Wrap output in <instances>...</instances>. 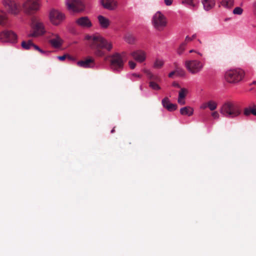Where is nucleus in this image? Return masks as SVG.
I'll list each match as a JSON object with an SVG mask.
<instances>
[{"label": "nucleus", "mask_w": 256, "mask_h": 256, "mask_svg": "<svg viewBox=\"0 0 256 256\" xmlns=\"http://www.w3.org/2000/svg\"><path fill=\"white\" fill-rule=\"evenodd\" d=\"M126 54L124 52L122 54L116 53L110 57V68L114 71L119 72L122 70L124 61L123 58Z\"/></svg>", "instance_id": "obj_5"}, {"label": "nucleus", "mask_w": 256, "mask_h": 256, "mask_svg": "<svg viewBox=\"0 0 256 256\" xmlns=\"http://www.w3.org/2000/svg\"><path fill=\"white\" fill-rule=\"evenodd\" d=\"M16 34L11 30H4L0 32V42L14 43L17 42Z\"/></svg>", "instance_id": "obj_9"}, {"label": "nucleus", "mask_w": 256, "mask_h": 256, "mask_svg": "<svg viewBox=\"0 0 256 256\" xmlns=\"http://www.w3.org/2000/svg\"><path fill=\"white\" fill-rule=\"evenodd\" d=\"M164 64L162 60L156 59L154 64V68H160L163 66Z\"/></svg>", "instance_id": "obj_31"}, {"label": "nucleus", "mask_w": 256, "mask_h": 256, "mask_svg": "<svg viewBox=\"0 0 256 256\" xmlns=\"http://www.w3.org/2000/svg\"><path fill=\"white\" fill-rule=\"evenodd\" d=\"M211 115L212 116V118L214 119H218L220 118V114L218 112L216 111H214L212 112Z\"/></svg>", "instance_id": "obj_35"}, {"label": "nucleus", "mask_w": 256, "mask_h": 256, "mask_svg": "<svg viewBox=\"0 0 256 256\" xmlns=\"http://www.w3.org/2000/svg\"><path fill=\"white\" fill-rule=\"evenodd\" d=\"M244 114L246 116H249L250 114L256 116V106L246 108L244 110Z\"/></svg>", "instance_id": "obj_23"}, {"label": "nucleus", "mask_w": 256, "mask_h": 256, "mask_svg": "<svg viewBox=\"0 0 256 256\" xmlns=\"http://www.w3.org/2000/svg\"><path fill=\"white\" fill-rule=\"evenodd\" d=\"M128 65L131 69H134L136 66V63L133 61L130 60L128 62Z\"/></svg>", "instance_id": "obj_36"}, {"label": "nucleus", "mask_w": 256, "mask_h": 256, "mask_svg": "<svg viewBox=\"0 0 256 256\" xmlns=\"http://www.w3.org/2000/svg\"><path fill=\"white\" fill-rule=\"evenodd\" d=\"M124 40L128 44H135L136 38L135 36L131 34H126L124 37Z\"/></svg>", "instance_id": "obj_25"}, {"label": "nucleus", "mask_w": 256, "mask_h": 256, "mask_svg": "<svg viewBox=\"0 0 256 256\" xmlns=\"http://www.w3.org/2000/svg\"><path fill=\"white\" fill-rule=\"evenodd\" d=\"M175 71L176 74L178 76H185L186 72L182 68H177Z\"/></svg>", "instance_id": "obj_32"}, {"label": "nucleus", "mask_w": 256, "mask_h": 256, "mask_svg": "<svg viewBox=\"0 0 256 256\" xmlns=\"http://www.w3.org/2000/svg\"><path fill=\"white\" fill-rule=\"evenodd\" d=\"M49 17L50 22L56 26L60 24L65 18L63 13L54 9L50 10Z\"/></svg>", "instance_id": "obj_10"}, {"label": "nucleus", "mask_w": 256, "mask_h": 256, "mask_svg": "<svg viewBox=\"0 0 256 256\" xmlns=\"http://www.w3.org/2000/svg\"><path fill=\"white\" fill-rule=\"evenodd\" d=\"M172 85V86H174V87H176L178 88H180V85L178 82H173Z\"/></svg>", "instance_id": "obj_41"}, {"label": "nucleus", "mask_w": 256, "mask_h": 256, "mask_svg": "<svg viewBox=\"0 0 256 256\" xmlns=\"http://www.w3.org/2000/svg\"><path fill=\"white\" fill-rule=\"evenodd\" d=\"M244 74V72L242 69H232L226 72L224 78L229 83L236 84L243 79Z\"/></svg>", "instance_id": "obj_3"}, {"label": "nucleus", "mask_w": 256, "mask_h": 256, "mask_svg": "<svg viewBox=\"0 0 256 256\" xmlns=\"http://www.w3.org/2000/svg\"><path fill=\"white\" fill-rule=\"evenodd\" d=\"M242 9L240 7H236L233 10V13L235 14H241L242 12Z\"/></svg>", "instance_id": "obj_33"}, {"label": "nucleus", "mask_w": 256, "mask_h": 256, "mask_svg": "<svg viewBox=\"0 0 256 256\" xmlns=\"http://www.w3.org/2000/svg\"><path fill=\"white\" fill-rule=\"evenodd\" d=\"M66 55H64V56H58V58L60 60L62 61V60H64L66 58Z\"/></svg>", "instance_id": "obj_40"}, {"label": "nucleus", "mask_w": 256, "mask_h": 256, "mask_svg": "<svg viewBox=\"0 0 256 256\" xmlns=\"http://www.w3.org/2000/svg\"><path fill=\"white\" fill-rule=\"evenodd\" d=\"M254 14L256 16V2L254 4Z\"/></svg>", "instance_id": "obj_45"}, {"label": "nucleus", "mask_w": 256, "mask_h": 256, "mask_svg": "<svg viewBox=\"0 0 256 256\" xmlns=\"http://www.w3.org/2000/svg\"><path fill=\"white\" fill-rule=\"evenodd\" d=\"M32 30L28 34V37H38L44 34L46 31L42 22L38 18L34 17L32 18Z\"/></svg>", "instance_id": "obj_4"}, {"label": "nucleus", "mask_w": 256, "mask_h": 256, "mask_svg": "<svg viewBox=\"0 0 256 256\" xmlns=\"http://www.w3.org/2000/svg\"><path fill=\"white\" fill-rule=\"evenodd\" d=\"M207 106L211 111H214L216 108L218 104L214 100H209L207 102Z\"/></svg>", "instance_id": "obj_28"}, {"label": "nucleus", "mask_w": 256, "mask_h": 256, "mask_svg": "<svg viewBox=\"0 0 256 256\" xmlns=\"http://www.w3.org/2000/svg\"><path fill=\"white\" fill-rule=\"evenodd\" d=\"M86 39L89 41L90 48L98 56H103L105 55V52L102 48L110 51L112 48V42H108L98 34L92 36L87 35Z\"/></svg>", "instance_id": "obj_1"}, {"label": "nucleus", "mask_w": 256, "mask_h": 256, "mask_svg": "<svg viewBox=\"0 0 256 256\" xmlns=\"http://www.w3.org/2000/svg\"><path fill=\"white\" fill-rule=\"evenodd\" d=\"M182 4H186L192 7H194L195 6V4H194L193 2V0H183L182 1Z\"/></svg>", "instance_id": "obj_34"}, {"label": "nucleus", "mask_w": 256, "mask_h": 256, "mask_svg": "<svg viewBox=\"0 0 256 256\" xmlns=\"http://www.w3.org/2000/svg\"><path fill=\"white\" fill-rule=\"evenodd\" d=\"M162 106L170 112H172L177 109L178 106L176 104L170 103L169 98L165 97L162 101Z\"/></svg>", "instance_id": "obj_18"}, {"label": "nucleus", "mask_w": 256, "mask_h": 256, "mask_svg": "<svg viewBox=\"0 0 256 256\" xmlns=\"http://www.w3.org/2000/svg\"><path fill=\"white\" fill-rule=\"evenodd\" d=\"M40 8L38 0H26L22 4V8L24 12L30 14L37 11Z\"/></svg>", "instance_id": "obj_8"}, {"label": "nucleus", "mask_w": 256, "mask_h": 256, "mask_svg": "<svg viewBox=\"0 0 256 256\" xmlns=\"http://www.w3.org/2000/svg\"><path fill=\"white\" fill-rule=\"evenodd\" d=\"M173 0H164V4L168 6H170L172 3Z\"/></svg>", "instance_id": "obj_38"}, {"label": "nucleus", "mask_w": 256, "mask_h": 256, "mask_svg": "<svg viewBox=\"0 0 256 256\" xmlns=\"http://www.w3.org/2000/svg\"><path fill=\"white\" fill-rule=\"evenodd\" d=\"M190 52V53H192V52H195V51H194V50H190V52ZM196 53H197V54H198L200 56H202V54H201V53H200V52H196Z\"/></svg>", "instance_id": "obj_44"}, {"label": "nucleus", "mask_w": 256, "mask_h": 256, "mask_svg": "<svg viewBox=\"0 0 256 256\" xmlns=\"http://www.w3.org/2000/svg\"><path fill=\"white\" fill-rule=\"evenodd\" d=\"M50 42L53 47L58 48L62 46V40L58 35L54 34V37L50 40Z\"/></svg>", "instance_id": "obj_21"}, {"label": "nucleus", "mask_w": 256, "mask_h": 256, "mask_svg": "<svg viewBox=\"0 0 256 256\" xmlns=\"http://www.w3.org/2000/svg\"><path fill=\"white\" fill-rule=\"evenodd\" d=\"M188 93V90L185 88H180V90L178 92V103L180 105H184L186 104L185 98Z\"/></svg>", "instance_id": "obj_20"}, {"label": "nucleus", "mask_w": 256, "mask_h": 256, "mask_svg": "<svg viewBox=\"0 0 256 256\" xmlns=\"http://www.w3.org/2000/svg\"><path fill=\"white\" fill-rule=\"evenodd\" d=\"M252 84H256V81H254V82H252Z\"/></svg>", "instance_id": "obj_49"}, {"label": "nucleus", "mask_w": 256, "mask_h": 256, "mask_svg": "<svg viewBox=\"0 0 256 256\" xmlns=\"http://www.w3.org/2000/svg\"><path fill=\"white\" fill-rule=\"evenodd\" d=\"M208 108V106H207V102H206V103H204L201 106H200V108L202 109H203V110H204L206 109V108Z\"/></svg>", "instance_id": "obj_42"}, {"label": "nucleus", "mask_w": 256, "mask_h": 256, "mask_svg": "<svg viewBox=\"0 0 256 256\" xmlns=\"http://www.w3.org/2000/svg\"><path fill=\"white\" fill-rule=\"evenodd\" d=\"M77 25L82 28H89L92 26V24L87 16H82L76 20Z\"/></svg>", "instance_id": "obj_16"}, {"label": "nucleus", "mask_w": 256, "mask_h": 256, "mask_svg": "<svg viewBox=\"0 0 256 256\" xmlns=\"http://www.w3.org/2000/svg\"><path fill=\"white\" fill-rule=\"evenodd\" d=\"M194 110L190 106H185L180 110V113L182 115L190 116L193 114Z\"/></svg>", "instance_id": "obj_24"}, {"label": "nucleus", "mask_w": 256, "mask_h": 256, "mask_svg": "<svg viewBox=\"0 0 256 256\" xmlns=\"http://www.w3.org/2000/svg\"><path fill=\"white\" fill-rule=\"evenodd\" d=\"M34 44L32 41L30 40H28V42L23 41L22 42V48L26 50H28L32 48Z\"/></svg>", "instance_id": "obj_27"}, {"label": "nucleus", "mask_w": 256, "mask_h": 256, "mask_svg": "<svg viewBox=\"0 0 256 256\" xmlns=\"http://www.w3.org/2000/svg\"><path fill=\"white\" fill-rule=\"evenodd\" d=\"M115 132L114 128L111 130V133H114Z\"/></svg>", "instance_id": "obj_48"}, {"label": "nucleus", "mask_w": 256, "mask_h": 256, "mask_svg": "<svg viewBox=\"0 0 256 256\" xmlns=\"http://www.w3.org/2000/svg\"><path fill=\"white\" fill-rule=\"evenodd\" d=\"M2 4L8 12L14 15H17L20 10L18 4L13 0H2Z\"/></svg>", "instance_id": "obj_11"}, {"label": "nucleus", "mask_w": 256, "mask_h": 256, "mask_svg": "<svg viewBox=\"0 0 256 256\" xmlns=\"http://www.w3.org/2000/svg\"><path fill=\"white\" fill-rule=\"evenodd\" d=\"M196 37V34H193L192 36L191 37L192 40L194 39Z\"/></svg>", "instance_id": "obj_47"}, {"label": "nucleus", "mask_w": 256, "mask_h": 256, "mask_svg": "<svg viewBox=\"0 0 256 256\" xmlns=\"http://www.w3.org/2000/svg\"><path fill=\"white\" fill-rule=\"evenodd\" d=\"M202 4L204 8L206 10H209L212 9L215 5V0H202Z\"/></svg>", "instance_id": "obj_22"}, {"label": "nucleus", "mask_w": 256, "mask_h": 256, "mask_svg": "<svg viewBox=\"0 0 256 256\" xmlns=\"http://www.w3.org/2000/svg\"><path fill=\"white\" fill-rule=\"evenodd\" d=\"M100 4L104 8L110 10H116L118 6L116 0H100Z\"/></svg>", "instance_id": "obj_15"}, {"label": "nucleus", "mask_w": 256, "mask_h": 256, "mask_svg": "<svg viewBox=\"0 0 256 256\" xmlns=\"http://www.w3.org/2000/svg\"><path fill=\"white\" fill-rule=\"evenodd\" d=\"M144 72L146 74L148 78L151 80L150 82V87L154 90H160V87L155 82V81H160V78L158 76L153 74L148 70H144Z\"/></svg>", "instance_id": "obj_13"}, {"label": "nucleus", "mask_w": 256, "mask_h": 256, "mask_svg": "<svg viewBox=\"0 0 256 256\" xmlns=\"http://www.w3.org/2000/svg\"><path fill=\"white\" fill-rule=\"evenodd\" d=\"M8 21V17L6 14L0 15V24L2 26L6 25Z\"/></svg>", "instance_id": "obj_30"}, {"label": "nucleus", "mask_w": 256, "mask_h": 256, "mask_svg": "<svg viewBox=\"0 0 256 256\" xmlns=\"http://www.w3.org/2000/svg\"><path fill=\"white\" fill-rule=\"evenodd\" d=\"M130 54L138 62H142L146 60V52L142 50H136L130 52Z\"/></svg>", "instance_id": "obj_14"}, {"label": "nucleus", "mask_w": 256, "mask_h": 256, "mask_svg": "<svg viewBox=\"0 0 256 256\" xmlns=\"http://www.w3.org/2000/svg\"><path fill=\"white\" fill-rule=\"evenodd\" d=\"M184 65L188 70L192 74H194L201 72L204 68V64L196 59L187 60Z\"/></svg>", "instance_id": "obj_6"}, {"label": "nucleus", "mask_w": 256, "mask_h": 256, "mask_svg": "<svg viewBox=\"0 0 256 256\" xmlns=\"http://www.w3.org/2000/svg\"><path fill=\"white\" fill-rule=\"evenodd\" d=\"M192 38L190 37H189L188 36H186L185 38V40L184 42H186V44H187V42H188L190 41H192Z\"/></svg>", "instance_id": "obj_39"}, {"label": "nucleus", "mask_w": 256, "mask_h": 256, "mask_svg": "<svg viewBox=\"0 0 256 256\" xmlns=\"http://www.w3.org/2000/svg\"><path fill=\"white\" fill-rule=\"evenodd\" d=\"M32 48H34L35 50H38L41 53H44V52L40 49L38 46L35 45L34 44H33Z\"/></svg>", "instance_id": "obj_37"}, {"label": "nucleus", "mask_w": 256, "mask_h": 256, "mask_svg": "<svg viewBox=\"0 0 256 256\" xmlns=\"http://www.w3.org/2000/svg\"><path fill=\"white\" fill-rule=\"evenodd\" d=\"M66 5L68 10L74 12H80L84 10V6L80 0H68Z\"/></svg>", "instance_id": "obj_12"}, {"label": "nucleus", "mask_w": 256, "mask_h": 256, "mask_svg": "<svg viewBox=\"0 0 256 256\" xmlns=\"http://www.w3.org/2000/svg\"><path fill=\"white\" fill-rule=\"evenodd\" d=\"M152 23L156 30H162L166 26L167 22L166 17L160 12H158L153 16Z\"/></svg>", "instance_id": "obj_7"}, {"label": "nucleus", "mask_w": 256, "mask_h": 256, "mask_svg": "<svg viewBox=\"0 0 256 256\" xmlns=\"http://www.w3.org/2000/svg\"><path fill=\"white\" fill-rule=\"evenodd\" d=\"M176 74V71H175V70L172 71V72H170L168 74V76H169V78H172L173 76H174V74Z\"/></svg>", "instance_id": "obj_43"}, {"label": "nucleus", "mask_w": 256, "mask_h": 256, "mask_svg": "<svg viewBox=\"0 0 256 256\" xmlns=\"http://www.w3.org/2000/svg\"><path fill=\"white\" fill-rule=\"evenodd\" d=\"M220 112L226 118H234L240 114L241 111L238 106L234 102L227 101L222 106Z\"/></svg>", "instance_id": "obj_2"}, {"label": "nucleus", "mask_w": 256, "mask_h": 256, "mask_svg": "<svg viewBox=\"0 0 256 256\" xmlns=\"http://www.w3.org/2000/svg\"><path fill=\"white\" fill-rule=\"evenodd\" d=\"M186 46V42H182L177 50V53L180 55L182 54L184 51Z\"/></svg>", "instance_id": "obj_29"}, {"label": "nucleus", "mask_w": 256, "mask_h": 256, "mask_svg": "<svg viewBox=\"0 0 256 256\" xmlns=\"http://www.w3.org/2000/svg\"><path fill=\"white\" fill-rule=\"evenodd\" d=\"M77 64L78 66L83 68H92L94 65V59L90 57L84 60L78 62Z\"/></svg>", "instance_id": "obj_17"}, {"label": "nucleus", "mask_w": 256, "mask_h": 256, "mask_svg": "<svg viewBox=\"0 0 256 256\" xmlns=\"http://www.w3.org/2000/svg\"><path fill=\"white\" fill-rule=\"evenodd\" d=\"M132 76H136V77H138V78H140L141 77L140 75L138 74H133Z\"/></svg>", "instance_id": "obj_46"}, {"label": "nucleus", "mask_w": 256, "mask_h": 256, "mask_svg": "<svg viewBox=\"0 0 256 256\" xmlns=\"http://www.w3.org/2000/svg\"><path fill=\"white\" fill-rule=\"evenodd\" d=\"M98 20L100 26L104 29L108 28L111 23L108 18L102 15L98 16Z\"/></svg>", "instance_id": "obj_19"}, {"label": "nucleus", "mask_w": 256, "mask_h": 256, "mask_svg": "<svg viewBox=\"0 0 256 256\" xmlns=\"http://www.w3.org/2000/svg\"><path fill=\"white\" fill-rule=\"evenodd\" d=\"M234 0H222L220 4L225 8H230L234 6Z\"/></svg>", "instance_id": "obj_26"}]
</instances>
